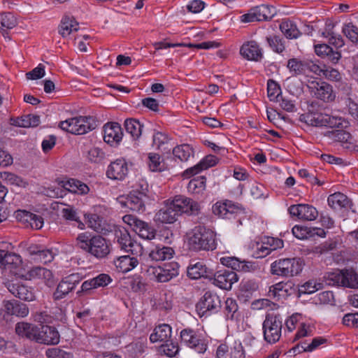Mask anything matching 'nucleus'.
Segmentation results:
<instances>
[{
	"label": "nucleus",
	"instance_id": "62",
	"mask_svg": "<svg viewBox=\"0 0 358 358\" xmlns=\"http://www.w3.org/2000/svg\"><path fill=\"white\" fill-rule=\"evenodd\" d=\"M45 355L48 358H71L70 353L57 348L48 349Z\"/></svg>",
	"mask_w": 358,
	"mask_h": 358
},
{
	"label": "nucleus",
	"instance_id": "5",
	"mask_svg": "<svg viewBox=\"0 0 358 358\" xmlns=\"http://www.w3.org/2000/svg\"><path fill=\"white\" fill-rule=\"evenodd\" d=\"M303 266V261L300 258L280 259L271 264V271L273 275L294 276L301 272Z\"/></svg>",
	"mask_w": 358,
	"mask_h": 358
},
{
	"label": "nucleus",
	"instance_id": "50",
	"mask_svg": "<svg viewBox=\"0 0 358 358\" xmlns=\"http://www.w3.org/2000/svg\"><path fill=\"white\" fill-rule=\"evenodd\" d=\"M342 32L352 43L358 42V27L353 23L345 24L342 28Z\"/></svg>",
	"mask_w": 358,
	"mask_h": 358
},
{
	"label": "nucleus",
	"instance_id": "21",
	"mask_svg": "<svg viewBox=\"0 0 358 358\" xmlns=\"http://www.w3.org/2000/svg\"><path fill=\"white\" fill-rule=\"evenodd\" d=\"M212 209L215 215L227 219H230L234 214L242 210L238 204L230 200L217 201L213 206Z\"/></svg>",
	"mask_w": 358,
	"mask_h": 358
},
{
	"label": "nucleus",
	"instance_id": "25",
	"mask_svg": "<svg viewBox=\"0 0 358 358\" xmlns=\"http://www.w3.org/2000/svg\"><path fill=\"white\" fill-rule=\"evenodd\" d=\"M152 146L163 154L170 155L173 143L166 133L156 131L152 136Z\"/></svg>",
	"mask_w": 358,
	"mask_h": 358
},
{
	"label": "nucleus",
	"instance_id": "34",
	"mask_svg": "<svg viewBox=\"0 0 358 358\" xmlns=\"http://www.w3.org/2000/svg\"><path fill=\"white\" fill-rule=\"evenodd\" d=\"M78 29V22L74 17L64 16L62 17L58 27V32L63 38H66L73 31H77Z\"/></svg>",
	"mask_w": 358,
	"mask_h": 358
},
{
	"label": "nucleus",
	"instance_id": "12",
	"mask_svg": "<svg viewBox=\"0 0 358 358\" xmlns=\"http://www.w3.org/2000/svg\"><path fill=\"white\" fill-rule=\"evenodd\" d=\"M313 96L325 103L333 102L336 99V93L333 87L325 81H314L308 85Z\"/></svg>",
	"mask_w": 358,
	"mask_h": 358
},
{
	"label": "nucleus",
	"instance_id": "42",
	"mask_svg": "<svg viewBox=\"0 0 358 358\" xmlns=\"http://www.w3.org/2000/svg\"><path fill=\"white\" fill-rule=\"evenodd\" d=\"M280 29L289 39L297 38L301 35L296 24L289 20H283L280 24Z\"/></svg>",
	"mask_w": 358,
	"mask_h": 358
},
{
	"label": "nucleus",
	"instance_id": "35",
	"mask_svg": "<svg viewBox=\"0 0 358 358\" xmlns=\"http://www.w3.org/2000/svg\"><path fill=\"white\" fill-rule=\"evenodd\" d=\"M38 331V326L25 322H17L15 325V333L22 337H25L31 341H35V338Z\"/></svg>",
	"mask_w": 358,
	"mask_h": 358
},
{
	"label": "nucleus",
	"instance_id": "39",
	"mask_svg": "<svg viewBox=\"0 0 358 358\" xmlns=\"http://www.w3.org/2000/svg\"><path fill=\"white\" fill-rule=\"evenodd\" d=\"M114 263L120 272L127 273L135 268L138 265V262L135 257L124 255L118 257Z\"/></svg>",
	"mask_w": 358,
	"mask_h": 358
},
{
	"label": "nucleus",
	"instance_id": "10",
	"mask_svg": "<svg viewBox=\"0 0 358 358\" xmlns=\"http://www.w3.org/2000/svg\"><path fill=\"white\" fill-rule=\"evenodd\" d=\"M59 184L62 187H49L46 194L50 197H62L65 190L78 194H87L90 191L85 183L73 178L62 181Z\"/></svg>",
	"mask_w": 358,
	"mask_h": 358
},
{
	"label": "nucleus",
	"instance_id": "53",
	"mask_svg": "<svg viewBox=\"0 0 358 358\" xmlns=\"http://www.w3.org/2000/svg\"><path fill=\"white\" fill-rule=\"evenodd\" d=\"M1 26L0 27L11 29L17 26V21L14 15L11 13H3L0 15Z\"/></svg>",
	"mask_w": 358,
	"mask_h": 358
},
{
	"label": "nucleus",
	"instance_id": "55",
	"mask_svg": "<svg viewBox=\"0 0 358 358\" xmlns=\"http://www.w3.org/2000/svg\"><path fill=\"white\" fill-rule=\"evenodd\" d=\"M62 217L66 220L75 221L78 223V227L83 229L84 224L80 220L76 210L72 207L64 208L61 211Z\"/></svg>",
	"mask_w": 358,
	"mask_h": 358
},
{
	"label": "nucleus",
	"instance_id": "8",
	"mask_svg": "<svg viewBox=\"0 0 358 358\" xmlns=\"http://www.w3.org/2000/svg\"><path fill=\"white\" fill-rule=\"evenodd\" d=\"M221 307L220 297L211 291L206 292L196 305V311L200 317H208L217 313Z\"/></svg>",
	"mask_w": 358,
	"mask_h": 358
},
{
	"label": "nucleus",
	"instance_id": "2",
	"mask_svg": "<svg viewBox=\"0 0 358 358\" xmlns=\"http://www.w3.org/2000/svg\"><path fill=\"white\" fill-rule=\"evenodd\" d=\"M200 210L198 202L182 195L176 196L167 206L162 208L155 215V220L172 224L183 213L197 215Z\"/></svg>",
	"mask_w": 358,
	"mask_h": 358
},
{
	"label": "nucleus",
	"instance_id": "28",
	"mask_svg": "<svg viewBox=\"0 0 358 358\" xmlns=\"http://www.w3.org/2000/svg\"><path fill=\"white\" fill-rule=\"evenodd\" d=\"M123 133L117 122L107 123L103 126V140L108 144L118 143L122 140Z\"/></svg>",
	"mask_w": 358,
	"mask_h": 358
},
{
	"label": "nucleus",
	"instance_id": "26",
	"mask_svg": "<svg viewBox=\"0 0 358 358\" xmlns=\"http://www.w3.org/2000/svg\"><path fill=\"white\" fill-rule=\"evenodd\" d=\"M8 291L15 297L27 301H32L35 299V295L32 289L20 283H10L7 285Z\"/></svg>",
	"mask_w": 358,
	"mask_h": 358
},
{
	"label": "nucleus",
	"instance_id": "17",
	"mask_svg": "<svg viewBox=\"0 0 358 358\" xmlns=\"http://www.w3.org/2000/svg\"><path fill=\"white\" fill-rule=\"evenodd\" d=\"M213 284L222 289H231L232 285L237 282L238 275L235 271L229 269L220 270L215 273L213 271Z\"/></svg>",
	"mask_w": 358,
	"mask_h": 358
},
{
	"label": "nucleus",
	"instance_id": "36",
	"mask_svg": "<svg viewBox=\"0 0 358 358\" xmlns=\"http://www.w3.org/2000/svg\"><path fill=\"white\" fill-rule=\"evenodd\" d=\"M171 336V327L169 324H162L155 327L150 336V340L152 343L169 342Z\"/></svg>",
	"mask_w": 358,
	"mask_h": 358
},
{
	"label": "nucleus",
	"instance_id": "48",
	"mask_svg": "<svg viewBox=\"0 0 358 358\" xmlns=\"http://www.w3.org/2000/svg\"><path fill=\"white\" fill-rule=\"evenodd\" d=\"M206 178L205 176H199L192 179L188 185V191L193 194H200L206 189Z\"/></svg>",
	"mask_w": 358,
	"mask_h": 358
},
{
	"label": "nucleus",
	"instance_id": "29",
	"mask_svg": "<svg viewBox=\"0 0 358 358\" xmlns=\"http://www.w3.org/2000/svg\"><path fill=\"white\" fill-rule=\"evenodd\" d=\"M117 242L122 250L127 252L134 254L139 245L136 241L131 239L129 234L126 229L115 231Z\"/></svg>",
	"mask_w": 358,
	"mask_h": 358
},
{
	"label": "nucleus",
	"instance_id": "59",
	"mask_svg": "<svg viewBox=\"0 0 358 358\" xmlns=\"http://www.w3.org/2000/svg\"><path fill=\"white\" fill-rule=\"evenodd\" d=\"M34 320L38 323H40V325L43 324H51L54 321V317L52 316L47 311H40L36 312L34 315Z\"/></svg>",
	"mask_w": 358,
	"mask_h": 358
},
{
	"label": "nucleus",
	"instance_id": "3",
	"mask_svg": "<svg viewBox=\"0 0 358 358\" xmlns=\"http://www.w3.org/2000/svg\"><path fill=\"white\" fill-rule=\"evenodd\" d=\"M77 245L98 259L107 257L110 252L108 241L100 235L90 236L85 233L80 234L77 238Z\"/></svg>",
	"mask_w": 358,
	"mask_h": 358
},
{
	"label": "nucleus",
	"instance_id": "15",
	"mask_svg": "<svg viewBox=\"0 0 358 358\" xmlns=\"http://www.w3.org/2000/svg\"><path fill=\"white\" fill-rule=\"evenodd\" d=\"M82 277L79 273H72L64 278L58 284L53 293V299L58 301L64 299L69 292H72L76 285L81 281Z\"/></svg>",
	"mask_w": 358,
	"mask_h": 358
},
{
	"label": "nucleus",
	"instance_id": "13",
	"mask_svg": "<svg viewBox=\"0 0 358 358\" xmlns=\"http://www.w3.org/2000/svg\"><path fill=\"white\" fill-rule=\"evenodd\" d=\"M123 221L133 227L134 231L141 238L151 240L155 236V230L147 222L133 215H126Z\"/></svg>",
	"mask_w": 358,
	"mask_h": 358
},
{
	"label": "nucleus",
	"instance_id": "16",
	"mask_svg": "<svg viewBox=\"0 0 358 358\" xmlns=\"http://www.w3.org/2000/svg\"><path fill=\"white\" fill-rule=\"evenodd\" d=\"M181 343L194 350L198 353H204L207 350V343L191 329H185L180 332Z\"/></svg>",
	"mask_w": 358,
	"mask_h": 358
},
{
	"label": "nucleus",
	"instance_id": "27",
	"mask_svg": "<svg viewBox=\"0 0 358 358\" xmlns=\"http://www.w3.org/2000/svg\"><path fill=\"white\" fill-rule=\"evenodd\" d=\"M3 304L4 311L8 315L25 317L29 313L28 306L17 300L3 301Z\"/></svg>",
	"mask_w": 358,
	"mask_h": 358
},
{
	"label": "nucleus",
	"instance_id": "32",
	"mask_svg": "<svg viewBox=\"0 0 358 358\" xmlns=\"http://www.w3.org/2000/svg\"><path fill=\"white\" fill-rule=\"evenodd\" d=\"M27 252L30 255H35V259L41 263L47 264L54 259L55 253L52 250L45 249L41 245H31L27 248Z\"/></svg>",
	"mask_w": 358,
	"mask_h": 358
},
{
	"label": "nucleus",
	"instance_id": "7",
	"mask_svg": "<svg viewBox=\"0 0 358 358\" xmlns=\"http://www.w3.org/2000/svg\"><path fill=\"white\" fill-rule=\"evenodd\" d=\"M282 327V319L279 314H267L262 324L264 340L269 343L278 341L281 336Z\"/></svg>",
	"mask_w": 358,
	"mask_h": 358
},
{
	"label": "nucleus",
	"instance_id": "58",
	"mask_svg": "<svg viewBox=\"0 0 358 358\" xmlns=\"http://www.w3.org/2000/svg\"><path fill=\"white\" fill-rule=\"evenodd\" d=\"M130 286L135 292H143L147 289V283L140 275L134 276L131 280Z\"/></svg>",
	"mask_w": 358,
	"mask_h": 358
},
{
	"label": "nucleus",
	"instance_id": "63",
	"mask_svg": "<svg viewBox=\"0 0 358 358\" xmlns=\"http://www.w3.org/2000/svg\"><path fill=\"white\" fill-rule=\"evenodd\" d=\"M315 303L329 304L334 301V294L330 291H324L315 297Z\"/></svg>",
	"mask_w": 358,
	"mask_h": 358
},
{
	"label": "nucleus",
	"instance_id": "31",
	"mask_svg": "<svg viewBox=\"0 0 358 358\" xmlns=\"http://www.w3.org/2000/svg\"><path fill=\"white\" fill-rule=\"evenodd\" d=\"M329 206L334 210H340L343 208H351L352 203L346 195L341 192H336L329 196L328 199Z\"/></svg>",
	"mask_w": 358,
	"mask_h": 358
},
{
	"label": "nucleus",
	"instance_id": "33",
	"mask_svg": "<svg viewBox=\"0 0 358 358\" xmlns=\"http://www.w3.org/2000/svg\"><path fill=\"white\" fill-rule=\"evenodd\" d=\"M315 52L317 55L327 58L332 64H337L341 58V54L338 51H334L333 48L327 44H317L315 45Z\"/></svg>",
	"mask_w": 358,
	"mask_h": 358
},
{
	"label": "nucleus",
	"instance_id": "20",
	"mask_svg": "<svg viewBox=\"0 0 358 358\" xmlns=\"http://www.w3.org/2000/svg\"><path fill=\"white\" fill-rule=\"evenodd\" d=\"M288 211L291 216L296 217L301 220H315L318 216L317 209L309 204H296L289 207Z\"/></svg>",
	"mask_w": 358,
	"mask_h": 358
},
{
	"label": "nucleus",
	"instance_id": "43",
	"mask_svg": "<svg viewBox=\"0 0 358 358\" xmlns=\"http://www.w3.org/2000/svg\"><path fill=\"white\" fill-rule=\"evenodd\" d=\"M124 125L126 131L134 139L136 140L141 136L143 124L138 120L134 118L127 119L124 121Z\"/></svg>",
	"mask_w": 358,
	"mask_h": 358
},
{
	"label": "nucleus",
	"instance_id": "23",
	"mask_svg": "<svg viewBox=\"0 0 358 358\" xmlns=\"http://www.w3.org/2000/svg\"><path fill=\"white\" fill-rule=\"evenodd\" d=\"M187 275L192 279L205 278L212 279L213 270L208 268L202 262L192 261L187 267Z\"/></svg>",
	"mask_w": 358,
	"mask_h": 358
},
{
	"label": "nucleus",
	"instance_id": "52",
	"mask_svg": "<svg viewBox=\"0 0 358 358\" xmlns=\"http://www.w3.org/2000/svg\"><path fill=\"white\" fill-rule=\"evenodd\" d=\"M158 351L162 355L173 357L178 352L179 347L177 343L169 341V342H165V343L159 346Z\"/></svg>",
	"mask_w": 358,
	"mask_h": 358
},
{
	"label": "nucleus",
	"instance_id": "45",
	"mask_svg": "<svg viewBox=\"0 0 358 358\" xmlns=\"http://www.w3.org/2000/svg\"><path fill=\"white\" fill-rule=\"evenodd\" d=\"M263 58V50L255 41H248V60L260 62Z\"/></svg>",
	"mask_w": 358,
	"mask_h": 358
},
{
	"label": "nucleus",
	"instance_id": "46",
	"mask_svg": "<svg viewBox=\"0 0 358 358\" xmlns=\"http://www.w3.org/2000/svg\"><path fill=\"white\" fill-rule=\"evenodd\" d=\"M306 63V61H303L298 58H292L288 60L287 67L294 76L305 74Z\"/></svg>",
	"mask_w": 358,
	"mask_h": 358
},
{
	"label": "nucleus",
	"instance_id": "30",
	"mask_svg": "<svg viewBox=\"0 0 358 358\" xmlns=\"http://www.w3.org/2000/svg\"><path fill=\"white\" fill-rule=\"evenodd\" d=\"M217 158L214 155H208L204 157L199 163L195 166L186 169L182 176L185 178H189L196 175L203 170L207 169L209 167L213 166L217 164Z\"/></svg>",
	"mask_w": 358,
	"mask_h": 358
},
{
	"label": "nucleus",
	"instance_id": "64",
	"mask_svg": "<svg viewBox=\"0 0 358 358\" xmlns=\"http://www.w3.org/2000/svg\"><path fill=\"white\" fill-rule=\"evenodd\" d=\"M105 157L104 152L99 148H92L88 152V159L94 163L101 162Z\"/></svg>",
	"mask_w": 358,
	"mask_h": 358
},
{
	"label": "nucleus",
	"instance_id": "56",
	"mask_svg": "<svg viewBox=\"0 0 358 358\" xmlns=\"http://www.w3.org/2000/svg\"><path fill=\"white\" fill-rule=\"evenodd\" d=\"M149 167L152 171H162L164 169V164L160 160L159 154H149Z\"/></svg>",
	"mask_w": 358,
	"mask_h": 358
},
{
	"label": "nucleus",
	"instance_id": "51",
	"mask_svg": "<svg viewBox=\"0 0 358 358\" xmlns=\"http://www.w3.org/2000/svg\"><path fill=\"white\" fill-rule=\"evenodd\" d=\"M267 94L271 101L279 100L281 96V89L279 85L273 80H268L267 83Z\"/></svg>",
	"mask_w": 358,
	"mask_h": 358
},
{
	"label": "nucleus",
	"instance_id": "11",
	"mask_svg": "<svg viewBox=\"0 0 358 358\" xmlns=\"http://www.w3.org/2000/svg\"><path fill=\"white\" fill-rule=\"evenodd\" d=\"M283 241L273 237H265L262 243L255 242L252 243V250L256 248V251L252 253L255 258H263L269 255L272 251L283 248Z\"/></svg>",
	"mask_w": 358,
	"mask_h": 358
},
{
	"label": "nucleus",
	"instance_id": "60",
	"mask_svg": "<svg viewBox=\"0 0 358 358\" xmlns=\"http://www.w3.org/2000/svg\"><path fill=\"white\" fill-rule=\"evenodd\" d=\"M88 227L97 232H102L103 227L101 225V218L96 214L87 215Z\"/></svg>",
	"mask_w": 358,
	"mask_h": 358
},
{
	"label": "nucleus",
	"instance_id": "54",
	"mask_svg": "<svg viewBox=\"0 0 358 358\" xmlns=\"http://www.w3.org/2000/svg\"><path fill=\"white\" fill-rule=\"evenodd\" d=\"M29 275L31 278H43L45 280H50L52 278L51 271L41 266L33 267L29 271Z\"/></svg>",
	"mask_w": 358,
	"mask_h": 358
},
{
	"label": "nucleus",
	"instance_id": "47",
	"mask_svg": "<svg viewBox=\"0 0 358 358\" xmlns=\"http://www.w3.org/2000/svg\"><path fill=\"white\" fill-rule=\"evenodd\" d=\"M221 263L227 266L228 268H231V271H240L243 270L246 267V261H240L238 258L235 257H222L220 259Z\"/></svg>",
	"mask_w": 358,
	"mask_h": 358
},
{
	"label": "nucleus",
	"instance_id": "4",
	"mask_svg": "<svg viewBox=\"0 0 358 358\" xmlns=\"http://www.w3.org/2000/svg\"><path fill=\"white\" fill-rule=\"evenodd\" d=\"M189 244L195 250H213L216 248L213 231L203 226L195 227Z\"/></svg>",
	"mask_w": 358,
	"mask_h": 358
},
{
	"label": "nucleus",
	"instance_id": "44",
	"mask_svg": "<svg viewBox=\"0 0 358 358\" xmlns=\"http://www.w3.org/2000/svg\"><path fill=\"white\" fill-rule=\"evenodd\" d=\"M269 47L275 52L281 53L285 49V41L279 35L272 34L266 37Z\"/></svg>",
	"mask_w": 358,
	"mask_h": 358
},
{
	"label": "nucleus",
	"instance_id": "1",
	"mask_svg": "<svg viewBox=\"0 0 358 358\" xmlns=\"http://www.w3.org/2000/svg\"><path fill=\"white\" fill-rule=\"evenodd\" d=\"M325 108L318 102L313 101L308 106V112L299 117L301 122L314 127H327L340 129L329 131L327 136L334 141L345 143L351 138L350 133L343 130L349 122L341 117L325 113Z\"/></svg>",
	"mask_w": 358,
	"mask_h": 358
},
{
	"label": "nucleus",
	"instance_id": "24",
	"mask_svg": "<svg viewBox=\"0 0 358 358\" xmlns=\"http://www.w3.org/2000/svg\"><path fill=\"white\" fill-rule=\"evenodd\" d=\"M148 195H136V192H130L126 197L124 205L131 210L143 213L145 210V202L148 200Z\"/></svg>",
	"mask_w": 358,
	"mask_h": 358
},
{
	"label": "nucleus",
	"instance_id": "9",
	"mask_svg": "<svg viewBox=\"0 0 358 358\" xmlns=\"http://www.w3.org/2000/svg\"><path fill=\"white\" fill-rule=\"evenodd\" d=\"M179 264L176 262L164 264L163 266H150L146 274L150 280L166 282L179 274Z\"/></svg>",
	"mask_w": 358,
	"mask_h": 358
},
{
	"label": "nucleus",
	"instance_id": "40",
	"mask_svg": "<svg viewBox=\"0 0 358 358\" xmlns=\"http://www.w3.org/2000/svg\"><path fill=\"white\" fill-rule=\"evenodd\" d=\"M345 278L343 269H336L334 271L326 273L323 279L327 285L344 287Z\"/></svg>",
	"mask_w": 358,
	"mask_h": 358
},
{
	"label": "nucleus",
	"instance_id": "14",
	"mask_svg": "<svg viewBox=\"0 0 358 358\" xmlns=\"http://www.w3.org/2000/svg\"><path fill=\"white\" fill-rule=\"evenodd\" d=\"M59 341L60 334L56 327L48 324L38 326L35 342L47 345H55Z\"/></svg>",
	"mask_w": 358,
	"mask_h": 358
},
{
	"label": "nucleus",
	"instance_id": "6",
	"mask_svg": "<svg viewBox=\"0 0 358 358\" xmlns=\"http://www.w3.org/2000/svg\"><path fill=\"white\" fill-rule=\"evenodd\" d=\"M59 127L67 132L81 135L95 129L96 122L92 117L80 116L60 122Z\"/></svg>",
	"mask_w": 358,
	"mask_h": 358
},
{
	"label": "nucleus",
	"instance_id": "57",
	"mask_svg": "<svg viewBox=\"0 0 358 358\" xmlns=\"http://www.w3.org/2000/svg\"><path fill=\"white\" fill-rule=\"evenodd\" d=\"M238 310V304L236 300L228 298L225 301L224 313L227 318L233 319L235 314H237Z\"/></svg>",
	"mask_w": 358,
	"mask_h": 358
},
{
	"label": "nucleus",
	"instance_id": "61",
	"mask_svg": "<svg viewBox=\"0 0 358 358\" xmlns=\"http://www.w3.org/2000/svg\"><path fill=\"white\" fill-rule=\"evenodd\" d=\"M320 287V283L316 284L313 281H308L303 285H301L299 288V294H313L319 289Z\"/></svg>",
	"mask_w": 358,
	"mask_h": 358
},
{
	"label": "nucleus",
	"instance_id": "18",
	"mask_svg": "<svg viewBox=\"0 0 358 358\" xmlns=\"http://www.w3.org/2000/svg\"><path fill=\"white\" fill-rule=\"evenodd\" d=\"M277 14L273 6L262 4L248 10V22L271 20Z\"/></svg>",
	"mask_w": 358,
	"mask_h": 358
},
{
	"label": "nucleus",
	"instance_id": "22",
	"mask_svg": "<svg viewBox=\"0 0 358 358\" xmlns=\"http://www.w3.org/2000/svg\"><path fill=\"white\" fill-rule=\"evenodd\" d=\"M129 171L128 165L124 159H117L108 166L106 175L113 180H123Z\"/></svg>",
	"mask_w": 358,
	"mask_h": 358
},
{
	"label": "nucleus",
	"instance_id": "38",
	"mask_svg": "<svg viewBox=\"0 0 358 358\" xmlns=\"http://www.w3.org/2000/svg\"><path fill=\"white\" fill-rule=\"evenodd\" d=\"M175 254L174 250L168 246H156L149 254L151 259L156 262L164 261L173 258Z\"/></svg>",
	"mask_w": 358,
	"mask_h": 358
},
{
	"label": "nucleus",
	"instance_id": "37",
	"mask_svg": "<svg viewBox=\"0 0 358 358\" xmlns=\"http://www.w3.org/2000/svg\"><path fill=\"white\" fill-rule=\"evenodd\" d=\"M171 150L175 161L178 159L183 162L188 161L191 157H194V150L188 144L177 145L172 148Z\"/></svg>",
	"mask_w": 358,
	"mask_h": 358
},
{
	"label": "nucleus",
	"instance_id": "41",
	"mask_svg": "<svg viewBox=\"0 0 358 358\" xmlns=\"http://www.w3.org/2000/svg\"><path fill=\"white\" fill-rule=\"evenodd\" d=\"M323 76L328 80L338 83L337 87L343 91H348L350 87L347 83L342 81V76L340 72L331 67L324 69Z\"/></svg>",
	"mask_w": 358,
	"mask_h": 358
},
{
	"label": "nucleus",
	"instance_id": "19",
	"mask_svg": "<svg viewBox=\"0 0 358 358\" xmlns=\"http://www.w3.org/2000/svg\"><path fill=\"white\" fill-rule=\"evenodd\" d=\"M11 244L2 243L0 244V268H15L22 263L21 257L8 251Z\"/></svg>",
	"mask_w": 358,
	"mask_h": 358
},
{
	"label": "nucleus",
	"instance_id": "49",
	"mask_svg": "<svg viewBox=\"0 0 358 358\" xmlns=\"http://www.w3.org/2000/svg\"><path fill=\"white\" fill-rule=\"evenodd\" d=\"M344 287L352 289L358 288V274L353 269H343Z\"/></svg>",
	"mask_w": 358,
	"mask_h": 358
}]
</instances>
